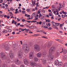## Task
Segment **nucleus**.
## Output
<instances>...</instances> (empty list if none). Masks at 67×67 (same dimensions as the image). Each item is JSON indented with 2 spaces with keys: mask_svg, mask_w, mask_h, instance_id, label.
I'll return each mask as SVG.
<instances>
[{
  "mask_svg": "<svg viewBox=\"0 0 67 67\" xmlns=\"http://www.w3.org/2000/svg\"><path fill=\"white\" fill-rule=\"evenodd\" d=\"M23 49L25 51L26 53H27L29 52L30 49L29 46H27V45L26 44H23Z\"/></svg>",
  "mask_w": 67,
  "mask_h": 67,
  "instance_id": "obj_1",
  "label": "nucleus"
},
{
  "mask_svg": "<svg viewBox=\"0 0 67 67\" xmlns=\"http://www.w3.org/2000/svg\"><path fill=\"white\" fill-rule=\"evenodd\" d=\"M54 64L55 65H58L59 67H60V66H62L63 63L62 62H59L58 60H57L56 61L54 62Z\"/></svg>",
  "mask_w": 67,
  "mask_h": 67,
  "instance_id": "obj_2",
  "label": "nucleus"
},
{
  "mask_svg": "<svg viewBox=\"0 0 67 67\" xmlns=\"http://www.w3.org/2000/svg\"><path fill=\"white\" fill-rule=\"evenodd\" d=\"M34 48L35 51H38L40 49V47L38 45L36 44L34 45Z\"/></svg>",
  "mask_w": 67,
  "mask_h": 67,
  "instance_id": "obj_3",
  "label": "nucleus"
},
{
  "mask_svg": "<svg viewBox=\"0 0 67 67\" xmlns=\"http://www.w3.org/2000/svg\"><path fill=\"white\" fill-rule=\"evenodd\" d=\"M1 57L2 60H3L6 58V55L4 52H2L0 53Z\"/></svg>",
  "mask_w": 67,
  "mask_h": 67,
  "instance_id": "obj_4",
  "label": "nucleus"
},
{
  "mask_svg": "<svg viewBox=\"0 0 67 67\" xmlns=\"http://www.w3.org/2000/svg\"><path fill=\"white\" fill-rule=\"evenodd\" d=\"M55 50V48L54 47H52L50 48V50L49 51V53H53L54 51Z\"/></svg>",
  "mask_w": 67,
  "mask_h": 67,
  "instance_id": "obj_5",
  "label": "nucleus"
},
{
  "mask_svg": "<svg viewBox=\"0 0 67 67\" xmlns=\"http://www.w3.org/2000/svg\"><path fill=\"white\" fill-rule=\"evenodd\" d=\"M48 57L51 60L53 59V58H54V55H53V53H49V55Z\"/></svg>",
  "mask_w": 67,
  "mask_h": 67,
  "instance_id": "obj_6",
  "label": "nucleus"
},
{
  "mask_svg": "<svg viewBox=\"0 0 67 67\" xmlns=\"http://www.w3.org/2000/svg\"><path fill=\"white\" fill-rule=\"evenodd\" d=\"M34 54L32 52H30L29 54V58L30 59H33Z\"/></svg>",
  "mask_w": 67,
  "mask_h": 67,
  "instance_id": "obj_7",
  "label": "nucleus"
},
{
  "mask_svg": "<svg viewBox=\"0 0 67 67\" xmlns=\"http://www.w3.org/2000/svg\"><path fill=\"white\" fill-rule=\"evenodd\" d=\"M24 63L25 65H28L29 62H28V60L27 59H25L24 60Z\"/></svg>",
  "mask_w": 67,
  "mask_h": 67,
  "instance_id": "obj_8",
  "label": "nucleus"
},
{
  "mask_svg": "<svg viewBox=\"0 0 67 67\" xmlns=\"http://www.w3.org/2000/svg\"><path fill=\"white\" fill-rule=\"evenodd\" d=\"M46 55H47V52H46V51H44L42 53V56L44 57L46 56Z\"/></svg>",
  "mask_w": 67,
  "mask_h": 67,
  "instance_id": "obj_9",
  "label": "nucleus"
},
{
  "mask_svg": "<svg viewBox=\"0 0 67 67\" xmlns=\"http://www.w3.org/2000/svg\"><path fill=\"white\" fill-rule=\"evenodd\" d=\"M4 48L5 49L6 51H8V50L10 49V48L8 47V45L7 44H5L4 45Z\"/></svg>",
  "mask_w": 67,
  "mask_h": 67,
  "instance_id": "obj_10",
  "label": "nucleus"
},
{
  "mask_svg": "<svg viewBox=\"0 0 67 67\" xmlns=\"http://www.w3.org/2000/svg\"><path fill=\"white\" fill-rule=\"evenodd\" d=\"M60 55V51L59 50H57L55 54L56 56H58Z\"/></svg>",
  "mask_w": 67,
  "mask_h": 67,
  "instance_id": "obj_11",
  "label": "nucleus"
},
{
  "mask_svg": "<svg viewBox=\"0 0 67 67\" xmlns=\"http://www.w3.org/2000/svg\"><path fill=\"white\" fill-rule=\"evenodd\" d=\"M9 56L11 58H13V53L10 52L9 54Z\"/></svg>",
  "mask_w": 67,
  "mask_h": 67,
  "instance_id": "obj_12",
  "label": "nucleus"
},
{
  "mask_svg": "<svg viewBox=\"0 0 67 67\" xmlns=\"http://www.w3.org/2000/svg\"><path fill=\"white\" fill-rule=\"evenodd\" d=\"M15 64H16L17 65H19L20 64V62L18 60H17L15 61Z\"/></svg>",
  "mask_w": 67,
  "mask_h": 67,
  "instance_id": "obj_13",
  "label": "nucleus"
},
{
  "mask_svg": "<svg viewBox=\"0 0 67 67\" xmlns=\"http://www.w3.org/2000/svg\"><path fill=\"white\" fill-rule=\"evenodd\" d=\"M30 63L31 66H36V63H33V62H31V63Z\"/></svg>",
  "mask_w": 67,
  "mask_h": 67,
  "instance_id": "obj_14",
  "label": "nucleus"
},
{
  "mask_svg": "<svg viewBox=\"0 0 67 67\" xmlns=\"http://www.w3.org/2000/svg\"><path fill=\"white\" fill-rule=\"evenodd\" d=\"M36 67H41V66H42V65L41 64H38L37 63H36Z\"/></svg>",
  "mask_w": 67,
  "mask_h": 67,
  "instance_id": "obj_15",
  "label": "nucleus"
},
{
  "mask_svg": "<svg viewBox=\"0 0 67 67\" xmlns=\"http://www.w3.org/2000/svg\"><path fill=\"white\" fill-rule=\"evenodd\" d=\"M35 1H33V0H32V5H33V6H34L35 4Z\"/></svg>",
  "mask_w": 67,
  "mask_h": 67,
  "instance_id": "obj_16",
  "label": "nucleus"
},
{
  "mask_svg": "<svg viewBox=\"0 0 67 67\" xmlns=\"http://www.w3.org/2000/svg\"><path fill=\"white\" fill-rule=\"evenodd\" d=\"M37 56L38 57H40L41 56V53H39L37 55Z\"/></svg>",
  "mask_w": 67,
  "mask_h": 67,
  "instance_id": "obj_17",
  "label": "nucleus"
},
{
  "mask_svg": "<svg viewBox=\"0 0 67 67\" xmlns=\"http://www.w3.org/2000/svg\"><path fill=\"white\" fill-rule=\"evenodd\" d=\"M22 56V54H21V53H19L18 54V56L19 58H21Z\"/></svg>",
  "mask_w": 67,
  "mask_h": 67,
  "instance_id": "obj_18",
  "label": "nucleus"
},
{
  "mask_svg": "<svg viewBox=\"0 0 67 67\" xmlns=\"http://www.w3.org/2000/svg\"><path fill=\"white\" fill-rule=\"evenodd\" d=\"M24 30L26 31H29V29H21V31H24Z\"/></svg>",
  "mask_w": 67,
  "mask_h": 67,
  "instance_id": "obj_19",
  "label": "nucleus"
},
{
  "mask_svg": "<svg viewBox=\"0 0 67 67\" xmlns=\"http://www.w3.org/2000/svg\"><path fill=\"white\" fill-rule=\"evenodd\" d=\"M43 64H45L46 63V60L44 59H43L42 61Z\"/></svg>",
  "mask_w": 67,
  "mask_h": 67,
  "instance_id": "obj_20",
  "label": "nucleus"
},
{
  "mask_svg": "<svg viewBox=\"0 0 67 67\" xmlns=\"http://www.w3.org/2000/svg\"><path fill=\"white\" fill-rule=\"evenodd\" d=\"M52 45V44L51 43H49L47 45V47L48 48H49V47H51V46Z\"/></svg>",
  "mask_w": 67,
  "mask_h": 67,
  "instance_id": "obj_21",
  "label": "nucleus"
},
{
  "mask_svg": "<svg viewBox=\"0 0 67 67\" xmlns=\"http://www.w3.org/2000/svg\"><path fill=\"white\" fill-rule=\"evenodd\" d=\"M34 60L35 62H37L38 61V59L36 57H35L34 58Z\"/></svg>",
  "mask_w": 67,
  "mask_h": 67,
  "instance_id": "obj_22",
  "label": "nucleus"
},
{
  "mask_svg": "<svg viewBox=\"0 0 67 67\" xmlns=\"http://www.w3.org/2000/svg\"><path fill=\"white\" fill-rule=\"evenodd\" d=\"M63 66V67H67V63L64 64Z\"/></svg>",
  "mask_w": 67,
  "mask_h": 67,
  "instance_id": "obj_23",
  "label": "nucleus"
},
{
  "mask_svg": "<svg viewBox=\"0 0 67 67\" xmlns=\"http://www.w3.org/2000/svg\"><path fill=\"white\" fill-rule=\"evenodd\" d=\"M52 24L53 25H52V27H53V26H55V22H54L53 21H52Z\"/></svg>",
  "mask_w": 67,
  "mask_h": 67,
  "instance_id": "obj_24",
  "label": "nucleus"
},
{
  "mask_svg": "<svg viewBox=\"0 0 67 67\" xmlns=\"http://www.w3.org/2000/svg\"><path fill=\"white\" fill-rule=\"evenodd\" d=\"M62 18L63 19H64L65 18V17H66V15H64H64L63 14H62Z\"/></svg>",
  "mask_w": 67,
  "mask_h": 67,
  "instance_id": "obj_25",
  "label": "nucleus"
},
{
  "mask_svg": "<svg viewBox=\"0 0 67 67\" xmlns=\"http://www.w3.org/2000/svg\"><path fill=\"white\" fill-rule=\"evenodd\" d=\"M53 27V28H54V29H57V30H58V27H57V26H56L55 25Z\"/></svg>",
  "mask_w": 67,
  "mask_h": 67,
  "instance_id": "obj_26",
  "label": "nucleus"
},
{
  "mask_svg": "<svg viewBox=\"0 0 67 67\" xmlns=\"http://www.w3.org/2000/svg\"><path fill=\"white\" fill-rule=\"evenodd\" d=\"M63 58H64V59H65V60H66L67 61V57L66 56H65L63 57Z\"/></svg>",
  "mask_w": 67,
  "mask_h": 67,
  "instance_id": "obj_27",
  "label": "nucleus"
},
{
  "mask_svg": "<svg viewBox=\"0 0 67 67\" xmlns=\"http://www.w3.org/2000/svg\"><path fill=\"white\" fill-rule=\"evenodd\" d=\"M55 26H59V24H60L55 23Z\"/></svg>",
  "mask_w": 67,
  "mask_h": 67,
  "instance_id": "obj_28",
  "label": "nucleus"
},
{
  "mask_svg": "<svg viewBox=\"0 0 67 67\" xmlns=\"http://www.w3.org/2000/svg\"><path fill=\"white\" fill-rule=\"evenodd\" d=\"M7 32H8V30H4L3 31V32L4 33H6Z\"/></svg>",
  "mask_w": 67,
  "mask_h": 67,
  "instance_id": "obj_29",
  "label": "nucleus"
},
{
  "mask_svg": "<svg viewBox=\"0 0 67 67\" xmlns=\"http://www.w3.org/2000/svg\"><path fill=\"white\" fill-rule=\"evenodd\" d=\"M48 29L49 30H53V28H52L51 27H50L48 28Z\"/></svg>",
  "mask_w": 67,
  "mask_h": 67,
  "instance_id": "obj_30",
  "label": "nucleus"
},
{
  "mask_svg": "<svg viewBox=\"0 0 67 67\" xmlns=\"http://www.w3.org/2000/svg\"><path fill=\"white\" fill-rule=\"evenodd\" d=\"M2 67H7V65L5 64H4L2 65Z\"/></svg>",
  "mask_w": 67,
  "mask_h": 67,
  "instance_id": "obj_31",
  "label": "nucleus"
},
{
  "mask_svg": "<svg viewBox=\"0 0 67 67\" xmlns=\"http://www.w3.org/2000/svg\"><path fill=\"white\" fill-rule=\"evenodd\" d=\"M50 21H51V20H50L49 19H47L46 20V22H50Z\"/></svg>",
  "mask_w": 67,
  "mask_h": 67,
  "instance_id": "obj_32",
  "label": "nucleus"
},
{
  "mask_svg": "<svg viewBox=\"0 0 67 67\" xmlns=\"http://www.w3.org/2000/svg\"><path fill=\"white\" fill-rule=\"evenodd\" d=\"M26 11H27V12H30V9L28 8L27 9Z\"/></svg>",
  "mask_w": 67,
  "mask_h": 67,
  "instance_id": "obj_33",
  "label": "nucleus"
},
{
  "mask_svg": "<svg viewBox=\"0 0 67 67\" xmlns=\"http://www.w3.org/2000/svg\"><path fill=\"white\" fill-rule=\"evenodd\" d=\"M13 47H14V48H15V46H16V44H13Z\"/></svg>",
  "mask_w": 67,
  "mask_h": 67,
  "instance_id": "obj_34",
  "label": "nucleus"
},
{
  "mask_svg": "<svg viewBox=\"0 0 67 67\" xmlns=\"http://www.w3.org/2000/svg\"><path fill=\"white\" fill-rule=\"evenodd\" d=\"M40 35V34H35L34 35V36H39Z\"/></svg>",
  "mask_w": 67,
  "mask_h": 67,
  "instance_id": "obj_35",
  "label": "nucleus"
},
{
  "mask_svg": "<svg viewBox=\"0 0 67 67\" xmlns=\"http://www.w3.org/2000/svg\"><path fill=\"white\" fill-rule=\"evenodd\" d=\"M31 22H34V23H35L36 22H37V21H31Z\"/></svg>",
  "mask_w": 67,
  "mask_h": 67,
  "instance_id": "obj_36",
  "label": "nucleus"
},
{
  "mask_svg": "<svg viewBox=\"0 0 67 67\" xmlns=\"http://www.w3.org/2000/svg\"><path fill=\"white\" fill-rule=\"evenodd\" d=\"M10 10L11 11H13V9L12 8H10Z\"/></svg>",
  "mask_w": 67,
  "mask_h": 67,
  "instance_id": "obj_37",
  "label": "nucleus"
},
{
  "mask_svg": "<svg viewBox=\"0 0 67 67\" xmlns=\"http://www.w3.org/2000/svg\"><path fill=\"white\" fill-rule=\"evenodd\" d=\"M47 26H51V24H48L47 25Z\"/></svg>",
  "mask_w": 67,
  "mask_h": 67,
  "instance_id": "obj_38",
  "label": "nucleus"
},
{
  "mask_svg": "<svg viewBox=\"0 0 67 67\" xmlns=\"http://www.w3.org/2000/svg\"><path fill=\"white\" fill-rule=\"evenodd\" d=\"M14 22H15V21L14 20H12V23H14Z\"/></svg>",
  "mask_w": 67,
  "mask_h": 67,
  "instance_id": "obj_39",
  "label": "nucleus"
},
{
  "mask_svg": "<svg viewBox=\"0 0 67 67\" xmlns=\"http://www.w3.org/2000/svg\"><path fill=\"white\" fill-rule=\"evenodd\" d=\"M42 37V38H46V39H47V37H46L44 36Z\"/></svg>",
  "mask_w": 67,
  "mask_h": 67,
  "instance_id": "obj_40",
  "label": "nucleus"
},
{
  "mask_svg": "<svg viewBox=\"0 0 67 67\" xmlns=\"http://www.w3.org/2000/svg\"><path fill=\"white\" fill-rule=\"evenodd\" d=\"M44 28H45V29H48V27L47 26H44Z\"/></svg>",
  "mask_w": 67,
  "mask_h": 67,
  "instance_id": "obj_41",
  "label": "nucleus"
},
{
  "mask_svg": "<svg viewBox=\"0 0 67 67\" xmlns=\"http://www.w3.org/2000/svg\"><path fill=\"white\" fill-rule=\"evenodd\" d=\"M20 27H23V26H24V25H20Z\"/></svg>",
  "mask_w": 67,
  "mask_h": 67,
  "instance_id": "obj_42",
  "label": "nucleus"
},
{
  "mask_svg": "<svg viewBox=\"0 0 67 67\" xmlns=\"http://www.w3.org/2000/svg\"><path fill=\"white\" fill-rule=\"evenodd\" d=\"M27 22H28V23H31V22H32V21H27Z\"/></svg>",
  "mask_w": 67,
  "mask_h": 67,
  "instance_id": "obj_43",
  "label": "nucleus"
},
{
  "mask_svg": "<svg viewBox=\"0 0 67 67\" xmlns=\"http://www.w3.org/2000/svg\"><path fill=\"white\" fill-rule=\"evenodd\" d=\"M22 12L24 14H25V11H22Z\"/></svg>",
  "mask_w": 67,
  "mask_h": 67,
  "instance_id": "obj_44",
  "label": "nucleus"
},
{
  "mask_svg": "<svg viewBox=\"0 0 67 67\" xmlns=\"http://www.w3.org/2000/svg\"><path fill=\"white\" fill-rule=\"evenodd\" d=\"M42 22L41 21H40L39 22V24H40V25H41V24H42Z\"/></svg>",
  "mask_w": 67,
  "mask_h": 67,
  "instance_id": "obj_45",
  "label": "nucleus"
},
{
  "mask_svg": "<svg viewBox=\"0 0 67 67\" xmlns=\"http://www.w3.org/2000/svg\"><path fill=\"white\" fill-rule=\"evenodd\" d=\"M34 27V28H36V27L35 26H31V27Z\"/></svg>",
  "mask_w": 67,
  "mask_h": 67,
  "instance_id": "obj_46",
  "label": "nucleus"
},
{
  "mask_svg": "<svg viewBox=\"0 0 67 67\" xmlns=\"http://www.w3.org/2000/svg\"><path fill=\"white\" fill-rule=\"evenodd\" d=\"M41 18L42 19H44V16H41Z\"/></svg>",
  "mask_w": 67,
  "mask_h": 67,
  "instance_id": "obj_47",
  "label": "nucleus"
},
{
  "mask_svg": "<svg viewBox=\"0 0 67 67\" xmlns=\"http://www.w3.org/2000/svg\"><path fill=\"white\" fill-rule=\"evenodd\" d=\"M62 13H63V14H65V12H64V10L62 11Z\"/></svg>",
  "mask_w": 67,
  "mask_h": 67,
  "instance_id": "obj_48",
  "label": "nucleus"
},
{
  "mask_svg": "<svg viewBox=\"0 0 67 67\" xmlns=\"http://www.w3.org/2000/svg\"><path fill=\"white\" fill-rule=\"evenodd\" d=\"M11 31H12V30H11V29H9L8 30V32H11Z\"/></svg>",
  "mask_w": 67,
  "mask_h": 67,
  "instance_id": "obj_49",
  "label": "nucleus"
},
{
  "mask_svg": "<svg viewBox=\"0 0 67 67\" xmlns=\"http://www.w3.org/2000/svg\"><path fill=\"white\" fill-rule=\"evenodd\" d=\"M22 21L23 22H25V19H23L22 20Z\"/></svg>",
  "mask_w": 67,
  "mask_h": 67,
  "instance_id": "obj_50",
  "label": "nucleus"
},
{
  "mask_svg": "<svg viewBox=\"0 0 67 67\" xmlns=\"http://www.w3.org/2000/svg\"><path fill=\"white\" fill-rule=\"evenodd\" d=\"M7 18L8 19H9V18H10V16L8 15L7 16Z\"/></svg>",
  "mask_w": 67,
  "mask_h": 67,
  "instance_id": "obj_51",
  "label": "nucleus"
},
{
  "mask_svg": "<svg viewBox=\"0 0 67 67\" xmlns=\"http://www.w3.org/2000/svg\"><path fill=\"white\" fill-rule=\"evenodd\" d=\"M34 15H35V14H34V13H33L32 15V16L33 17V16H34Z\"/></svg>",
  "mask_w": 67,
  "mask_h": 67,
  "instance_id": "obj_52",
  "label": "nucleus"
},
{
  "mask_svg": "<svg viewBox=\"0 0 67 67\" xmlns=\"http://www.w3.org/2000/svg\"><path fill=\"white\" fill-rule=\"evenodd\" d=\"M20 67H24V66L23 65H21Z\"/></svg>",
  "mask_w": 67,
  "mask_h": 67,
  "instance_id": "obj_53",
  "label": "nucleus"
},
{
  "mask_svg": "<svg viewBox=\"0 0 67 67\" xmlns=\"http://www.w3.org/2000/svg\"><path fill=\"white\" fill-rule=\"evenodd\" d=\"M5 7H8V5L7 4H6L5 5Z\"/></svg>",
  "mask_w": 67,
  "mask_h": 67,
  "instance_id": "obj_54",
  "label": "nucleus"
},
{
  "mask_svg": "<svg viewBox=\"0 0 67 67\" xmlns=\"http://www.w3.org/2000/svg\"><path fill=\"white\" fill-rule=\"evenodd\" d=\"M35 19H37V20L38 19V18H37V16H35Z\"/></svg>",
  "mask_w": 67,
  "mask_h": 67,
  "instance_id": "obj_55",
  "label": "nucleus"
},
{
  "mask_svg": "<svg viewBox=\"0 0 67 67\" xmlns=\"http://www.w3.org/2000/svg\"><path fill=\"white\" fill-rule=\"evenodd\" d=\"M40 13H41V12H40V11H39L38 12H37V14H40Z\"/></svg>",
  "mask_w": 67,
  "mask_h": 67,
  "instance_id": "obj_56",
  "label": "nucleus"
},
{
  "mask_svg": "<svg viewBox=\"0 0 67 67\" xmlns=\"http://www.w3.org/2000/svg\"><path fill=\"white\" fill-rule=\"evenodd\" d=\"M17 20L18 21H20V19H19V18H17Z\"/></svg>",
  "mask_w": 67,
  "mask_h": 67,
  "instance_id": "obj_57",
  "label": "nucleus"
},
{
  "mask_svg": "<svg viewBox=\"0 0 67 67\" xmlns=\"http://www.w3.org/2000/svg\"><path fill=\"white\" fill-rule=\"evenodd\" d=\"M12 34H13V35H14V34H15V32H13L12 33Z\"/></svg>",
  "mask_w": 67,
  "mask_h": 67,
  "instance_id": "obj_58",
  "label": "nucleus"
},
{
  "mask_svg": "<svg viewBox=\"0 0 67 67\" xmlns=\"http://www.w3.org/2000/svg\"><path fill=\"white\" fill-rule=\"evenodd\" d=\"M46 16L47 17H48V18H49V15H46Z\"/></svg>",
  "mask_w": 67,
  "mask_h": 67,
  "instance_id": "obj_59",
  "label": "nucleus"
},
{
  "mask_svg": "<svg viewBox=\"0 0 67 67\" xmlns=\"http://www.w3.org/2000/svg\"><path fill=\"white\" fill-rule=\"evenodd\" d=\"M61 19V18H60L58 20V21H59L60 20V19Z\"/></svg>",
  "mask_w": 67,
  "mask_h": 67,
  "instance_id": "obj_60",
  "label": "nucleus"
},
{
  "mask_svg": "<svg viewBox=\"0 0 67 67\" xmlns=\"http://www.w3.org/2000/svg\"><path fill=\"white\" fill-rule=\"evenodd\" d=\"M9 13H10V14H11V15H12V12H9Z\"/></svg>",
  "mask_w": 67,
  "mask_h": 67,
  "instance_id": "obj_61",
  "label": "nucleus"
},
{
  "mask_svg": "<svg viewBox=\"0 0 67 67\" xmlns=\"http://www.w3.org/2000/svg\"><path fill=\"white\" fill-rule=\"evenodd\" d=\"M7 16L6 15H4V18H7Z\"/></svg>",
  "mask_w": 67,
  "mask_h": 67,
  "instance_id": "obj_62",
  "label": "nucleus"
},
{
  "mask_svg": "<svg viewBox=\"0 0 67 67\" xmlns=\"http://www.w3.org/2000/svg\"><path fill=\"white\" fill-rule=\"evenodd\" d=\"M39 16H41V17L42 16V14H40Z\"/></svg>",
  "mask_w": 67,
  "mask_h": 67,
  "instance_id": "obj_63",
  "label": "nucleus"
},
{
  "mask_svg": "<svg viewBox=\"0 0 67 67\" xmlns=\"http://www.w3.org/2000/svg\"><path fill=\"white\" fill-rule=\"evenodd\" d=\"M55 12H58V9H56V11Z\"/></svg>",
  "mask_w": 67,
  "mask_h": 67,
  "instance_id": "obj_64",
  "label": "nucleus"
}]
</instances>
